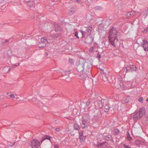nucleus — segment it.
<instances>
[{"instance_id": "11", "label": "nucleus", "mask_w": 148, "mask_h": 148, "mask_svg": "<svg viewBox=\"0 0 148 148\" xmlns=\"http://www.w3.org/2000/svg\"><path fill=\"white\" fill-rule=\"evenodd\" d=\"M75 11V9L74 7H72L69 10V13L70 15L73 14Z\"/></svg>"}, {"instance_id": "41", "label": "nucleus", "mask_w": 148, "mask_h": 148, "mask_svg": "<svg viewBox=\"0 0 148 148\" xmlns=\"http://www.w3.org/2000/svg\"><path fill=\"white\" fill-rule=\"evenodd\" d=\"M140 142L139 140H136L135 141V144H137V145H138V144Z\"/></svg>"}, {"instance_id": "43", "label": "nucleus", "mask_w": 148, "mask_h": 148, "mask_svg": "<svg viewBox=\"0 0 148 148\" xmlns=\"http://www.w3.org/2000/svg\"><path fill=\"white\" fill-rule=\"evenodd\" d=\"M90 101H88L87 102H86V105L87 106L89 105L90 104Z\"/></svg>"}, {"instance_id": "31", "label": "nucleus", "mask_w": 148, "mask_h": 148, "mask_svg": "<svg viewBox=\"0 0 148 148\" xmlns=\"http://www.w3.org/2000/svg\"><path fill=\"white\" fill-rule=\"evenodd\" d=\"M46 41L47 42V40L46 39H45V38H41V42H45V41Z\"/></svg>"}, {"instance_id": "45", "label": "nucleus", "mask_w": 148, "mask_h": 148, "mask_svg": "<svg viewBox=\"0 0 148 148\" xmlns=\"http://www.w3.org/2000/svg\"><path fill=\"white\" fill-rule=\"evenodd\" d=\"M45 57H47V56L48 54L47 52H45Z\"/></svg>"}, {"instance_id": "29", "label": "nucleus", "mask_w": 148, "mask_h": 148, "mask_svg": "<svg viewBox=\"0 0 148 148\" xmlns=\"http://www.w3.org/2000/svg\"><path fill=\"white\" fill-rule=\"evenodd\" d=\"M75 36H76V37L78 39H79V37L78 36V32H75V34H74Z\"/></svg>"}, {"instance_id": "44", "label": "nucleus", "mask_w": 148, "mask_h": 148, "mask_svg": "<svg viewBox=\"0 0 148 148\" xmlns=\"http://www.w3.org/2000/svg\"><path fill=\"white\" fill-rule=\"evenodd\" d=\"M99 69L100 70V74H101V73H102V69L101 68H99Z\"/></svg>"}, {"instance_id": "27", "label": "nucleus", "mask_w": 148, "mask_h": 148, "mask_svg": "<svg viewBox=\"0 0 148 148\" xmlns=\"http://www.w3.org/2000/svg\"><path fill=\"white\" fill-rule=\"evenodd\" d=\"M80 32L81 33V34H82V38H83L85 37V32L84 31H83L82 30H81Z\"/></svg>"}, {"instance_id": "1", "label": "nucleus", "mask_w": 148, "mask_h": 148, "mask_svg": "<svg viewBox=\"0 0 148 148\" xmlns=\"http://www.w3.org/2000/svg\"><path fill=\"white\" fill-rule=\"evenodd\" d=\"M92 64V62L85 61L83 59H80L76 63L77 71L79 72H84L88 69H91Z\"/></svg>"}, {"instance_id": "28", "label": "nucleus", "mask_w": 148, "mask_h": 148, "mask_svg": "<svg viewBox=\"0 0 148 148\" xmlns=\"http://www.w3.org/2000/svg\"><path fill=\"white\" fill-rule=\"evenodd\" d=\"M111 138V136L110 135H108L105 138V139L107 140H108L110 138Z\"/></svg>"}, {"instance_id": "5", "label": "nucleus", "mask_w": 148, "mask_h": 148, "mask_svg": "<svg viewBox=\"0 0 148 148\" xmlns=\"http://www.w3.org/2000/svg\"><path fill=\"white\" fill-rule=\"evenodd\" d=\"M40 145V143L39 141L35 139L32 140L30 144L32 148H38Z\"/></svg>"}, {"instance_id": "13", "label": "nucleus", "mask_w": 148, "mask_h": 148, "mask_svg": "<svg viewBox=\"0 0 148 148\" xmlns=\"http://www.w3.org/2000/svg\"><path fill=\"white\" fill-rule=\"evenodd\" d=\"M73 127L75 130L77 131L79 130L80 128L79 125L77 123H75L74 124Z\"/></svg>"}, {"instance_id": "34", "label": "nucleus", "mask_w": 148, "mask_h": 148, "mask_svg": "<svg viewBox=\"0 0 148 148\" xmlns=\"http://www.w3.org/2000/svg\"><path fill=\"white\" fill-rule=\"evenodd\" d=\"M127 138H128V139L129 140H131L132 139V138L130 136V135L129 134L128 135V136H127Z\"/></svg>"}, {"instance_id": "9", "label": "nucleus", "mask_w": 148, "mask_h": 148, "mask_svg": "<svg viewBox=\"0 0 148 148\" xmlns=\"http://www.w3.org/2000/svg\"><path fill=\"white\" fill-rule=\"evenodd\" d=\"M118 88L123 89L124 88V86L123 82H119L116 86Z\"/></svg>"}, {"instance_id": "2", "label": "nucleus", "mask_w": 148, "mask_h": 148, "mask_svg": "<svg viewBox=\"0 0 148 148\" xmlns=\"http://www.w3.org/2000/svg\"><path fill=\"white\" fill-rule=\"evenodd\" d=\"M88 70L83 72V73L80 75V77L84 80V84L85 87L88 88L89 86H91L93 79L88 77L91 74V69H88Z\"/></svg>"}, {"instance_id": "48", "label": "nucleus", "mask_w": 148, "mask_h": 148, "mask_svg": "<svg viewBox=\"0 0 148 148\" xmlns=\"http://www.w3.org/2000/svg\"><path fill=\"white\" fill-rule=\"evenodd\" d=\"M91 29H88V32H91Z\"/></svg>"}, {"instance_id": "47", "label": "nucleus", "mask_w": 148, "mask_h": 148, "mask_svg": "<svg viewBox=\"0 0 148 148\" xmlns=\"http://www.w3.org/2000/svg\"><path fill=\"white\" fill-rule=\"evenodd\" d=\"M147 29H144V31H143V32H144V33H145L146 32H147Z\"/></svg>"}, {"instance_id": "24", "label": "nucleus", "mask_w": 148, "mask_h": 148, "mask_svg": "<svg viewBox=\"0 0 148 148\" xmlns=\"http://www.w3.org/2000/svg\"><path fill=\"white\" fill-rule=\"evenodd\" d=\"M114 132L115 135H116L119 133V130L117 129H114Z\"/></svg>"}, {"instance_id": "20", "label": "nucleus", "mask_w": 148, "mask_h": 148, "mask_svg": "<svg viewBox=\"0 0 148 148\" xmlns=\"http://www.w3.org/2000/svg\"><path fill=\"white\" fill-rule=\"evenodd\" d=\"M95 146L98 147L99 148H101V147L102 146V143L97 142V143L95 144Z\"/></svg>"}, {"instance_id": "36", "label": "nucleus", "mask_w": 148, "mask_h": 148, "mask_svg": "<svg viewBox=\"0 0 148 148\" xmlns=\"http://www.w3.org/2000/svg\"><path fill=\"white\" fill-rule=\"evenodd\" d=\"M97 57L98 58H101V55L99 53V52H98L97 55Z\"/></svg>"}, {"instance_id": "32", "label": "nucleus", "mask_w": 148, "mask_h": 148, "mask_svg": "<svg viewBox=\"0 0 148 148\" xmlns=\"http://www.w3.org/2000/svg\"><path fill=\"white\" fill-rule=\"evenodd\" d=\"M83 133L82 131H80L79 132V136H82L83 135Z\"/></svg>"}, {"instance_id": "37", "label": "nucleus", "mask_w": 148, "mask_h": 148, "mask_svg": "<svg viewBox=\"0 0 148 148\" xmlns=\"http://www.w3.org/2000/svg\"><path fill=\"white\" fill-rule=\"evenodd\" d=\"M144 14L146 16H148V9L146 10Z\"/></svg>"}, {"instance_id": "19", "label": "nucleus", "mask_w": 148, "mask_h": 148, "mask_svg": "<svg viewBox=\"0 0 148 148\" xmlns=\"http://www.w3.org/2000/svg\"><path fill=\"white\" fill-rule=\"evenodd\" d=\"M97 104L98 107H99V108H102V101L100 100L98 101Z\"/></svg>"}, {"instance_id": "8", "label": "nucleus", "mask_w": 148, "mask_h": 148, "mask_svg": "<svg viewBox=\"0 0 148 148\" xmlns=\"http://www.w3.org/2000/svg\"><path fill=\"white\" fill-rule=\"evenodd\" d=\"M139 114V117L141 118L145 116V110L144 108H141L140 110Z\"/></svg>"}, {"instance_id": "46", "label": "nucleus", "mask_w": 148, "mask_h": 148, "mask_svg": "<svg viewBox=\"0 0 148 148\" xmlns=\"http://www.w3.org/2000/svg\"><path fill=\"white\" fill-rule=\"evenodd\" d=\"M20 63H16L15 64V65L16 66H18L19 64Z\"/></svg>"}, {"instance_id": "16", "label": "nucleus", "mask_w": 148, "mask_h": 148, "mask_svg": "<svg viewBox=\"0 0 148 148\" xmlns=\"http://www.w3.org/2000/svg\"><path fill=\"white\" fill-rule=\"evenodd\" d=\"M10 69L9 68L8 66L5 67L3 68V71L4 73L7 72L10 70Z\"/></svg>"}, {"instance_id": "42", "label": "nucleus", "mask_w": 148, "mask_h": 148, "mask_svg": "<svg viewBox=\"0 0 148 148\" xmlns=\"http://www.w3.org/2000/svg\"><path fill=\"white\" fill-rule=\"evenodd\" d=\"M41 143H42V142L44 141L45 140H44V139L42 137V136H41Z\"/></svg>"}, {"instance_id": "12", "label": "nucleus", "mask_w": 148, "mask_h": 148, "mask_svg": "<svg viewBox=\"0 0 148 148\" xmlns=\"http://www.w3.org/2000/svg\"><path fill=\"white\" fill-rule=\"evenodd\" d=\"M41 136H42V137L45 140L46 139L49 140L51 142V140L50 139V138H51V136H49L48 135H43L42 134H41Z\"/></svg>"}, {"instance_id": "25", "label": "nucleus", "mask_w": 148, "mask_h": 148, "mask_svg": "<svg viewBox=\"0 0 148 148\" xmlns=\"http://www.w3.org/2000/svg\"><path fill=\"white\" fill-rule=\"evenodd\" d=\"M7 94L10 97V98H11L13 99H14L15 98V96L14 94H11L10 95H9L8 93H7Z\"/></svg>"}, {"instance_id": "4", "label": "nucleus", "mask_w": 148, "mask_h": 148, "mask_svg": "<svg viewBox=\"0 0 148 148\" xmlns=\"http://www.w3.org/2000/svg\"><path fill=\"white\" fill-rule=\"evenodd\" d=\"M142 41V43L141 44V46L144 48V49L145 51H147L148 50V42L145 40H143L140 39L138 40L137 41V43L140 45L141 41Z\"/></svg>"}, {"instance_id": "15", "label": "nucleus", "mask_w": 148, "mask_h": 148, "mask_svg": "<svg viewBox=\"0 0 148 148\" xmlns=\"http://www.w3.org/2000/svg\"><path fill=\"white\" fill-rule=\"evenodd\" d=\"M79 138L80 139V141L81 143L84 142V140L86 138V136H79Z\"/></svg>"}, {"instance_id": "39", "label": "nucleus", "mask_w": 148, "mask_h": 148, "mask_svg": "<svg viewBox=\"0 0 148 148\" xmlns=\"http://www.w3.org/2000/svg\"><path fill=\"white\" fill-rule=\"evenodd\" d=\"M60 130V128L59 127L56 128L55 129V130L57 132H58Z\"/></svg>"}, {"instance_id": "38", "label": "nucleus", "mask_w": 148, "mask_h": 148, "mask_svg": "<svg viewBox=\"0 0 148 148\" xmlns=\"http://www.w3.org/2000/svg\"><path fill=\"white\" fill-rule=\"evenodd\" d=\"M15 143H10L9 145L10 146H13L14 144Z\"/></svg>"}, {"instance_id": "51", "label": "nucleus", "mask_w": 148, "mask_h": 148, "mask_svg": "<svg viewBox=\"0 0 148 148\" xmlns=\"http://www.w3.org/2000/svg\"><path fill=\"white\" fill-rule=\"evenodd\" d=\"M146 101H148V97L147 98V99H146Z\"/></svg>"}, {"instance_id": "22", "label": "nucleus", "mask_w": 148, "mask_h": 148, "mask_svg": "<svg viewBox=\"0 0 148 148\" xmlns=\"http://www.w3.org/2000/svg\"><path fill=\"white\" fill-rule=\"evenodd\" d=\"M10 40V38L9 39H6L5 40V41L2 42L1 43V44L4 45V44L7 43L8 42H9Z\"/></svg>"}, {"instance_id": "21", "label": "nucleus", "mask_w": 148, "mask_h": 148, "mask_svg": "<svg viewBox=\"0 0 148 148\" xmlns=\"http://www.w3.org/2000/svg\"><path fill=\"white\" fill-rule=\"evenodd\" d=\"M130 69L132 71H136V68L135 66L132 65L130 66Z\"/></svg>"}, {"instance_id": "7", "label": "nucleus", "mask_w": 148, "mask_h": 148, "mask_svg": "<svg viewBox=\"0 0 148 148\" xmlns=\"http://www.w3.org/2000/svg\"><path fill=\"white\" fill-rule=\"evenodd\" d=\"M97 44L96 43H94L93 46L92 47L89 49V52L92 53L93 51H97Z\"/></svg>"}, {"instance_id": "54", "label": "nucleus", "mask_w": 148, "mask_h": 148, "mask_svg": "<svg viewBox=\"0 0 148 148\" xmlns=\"http://www.w3.org/2000/svg\"><path fill=\"white\" fill-rule=\"evenodd\" d=\"M79 1V0H76V1Z\"/></svg>"}, {"instance_id": "49", "label": "nucleus", "mask_w": 148, "mask_h": 148, "mask_svg": "<svg viewBox=\"0 0 148 148\" xmlns=\"http://www.w3.org/2000/svg\"><path fill=\"white\" fill-rule=\"evenodd\" d=\"M4 0H0V2H2L4 1Z\"/></svg>"}, {"instance_id": "10", "label": "nucleus", "mask_w": 148, "mask_h": 148, "mask_svg": "<svg viewBox=\"0 0 148 148\" xmlns=\"http://www.w3.org/2000/svg\"><path fill=\"white\" fill-rule=\"evenodd\" d=\"M53 26H54L55 30L56 31H59L60 30V27L59 26L58 24L57 23H54Z\"/></svg>"}, {"instance_id": "3", "label": "nucleus", "mask_w": 148, "mask_h": 148, "mask_svg": "<svg viewBox=\"0 0 148 148\" xmlns=\"http://www.w3.org/2000/svg\"><path fill=\"white\" fill-rule=\"evenodd\" d=\"M117 32L114 29H111L109 34L108 37L109 41L112 46L115 47L119 43L118 40L117 38L116 34Z\"/></svg>"}, {"instance_id": "33", "label": "nucleus", "mask_w": 148, "mask_h": 148, "mask_svg": "<svg viewBox=\"0 0 148 148\" xmlns=\"http://www.w3.org/2000/svg\"><path fill=\"white\" fill-rule=\"evenodd\" d=\"M143 97H140L139 98L138 101L139 102L142 103V101L143 100Z\"/></svg>"}, {"instance_id": "17", "label": "nucleus", "mask_w": 148, "mask_h": 148, "mask_svg": "<svg viewBox=\"0 0 148 148\" xmlns=\"http://www.w3.org/2000/svg\"><path fill=\"white\" fill-rule=\"evenodd\" d=\"M133 118L135 119H136L138 118H140L139 117V113H137L134 114L133 116Z\"/></svg>"}, {"instance_id": "23", "label": "nucleus", "mask_w": 148, "mask_h": 148, "mask_svg": "<svg viewBox=\"0 0 148 148\" xmlns=\"http://www.w3.org/2000/svg\"><path fill=\"white\" fill-rule=\"evenodd\" d=\"M110 108L109 106L108 105H106L105 107V111L107 112Z\"/></svg>"}, {"instance_id": "53", "label": "nucleus", "mask_w": 148, "mask_h": 148, "mask_svg": "<svg viewBox=\"0 0 148 148\" xmlns=\"http://www.w3.org/2000/svg\"><path fill=\"white\" fill-rule=\"evenodd\" d=\"M17 52H18V53H19L20 52H18V51H17Z\"/></svg>"}, {"instance_id": "18", "label": "nucleus", "mask_w": 148, "mask_h": 148, "mask_svg": "<svg viewBox=\"0 0 148 148\" xmlns=\"http://www.w3.org/2000/svg\"><path fill=\"white\" fill-rule=\"evenodd\" d=\"M27 4L29 5L30 7H32L33 6L34 4V2H33L31 1H29L27 2Z\"/></svg>"}, {"instance_id": "6", "label": "nucleus", "mask_w": 148, "mask_h": 148, "mask_svg": "<svg viewBox=\"0 0 148 148\" xmlns=\"http://www.w3.org/2000/svg\"><path fill=\"white\" fill-rule=\"evenodd\" d=\"M84 116H83L82 117V120L81 123H80V125L81 127L83 129H86L88 127V123L84 119Z\"/></svg>"}, {"instance_id": "50", "label": "nucleus", "mask_w": 148, "mask_h": 148, "mask_svg": "<svg viewBox=\"0 0 148 148\" xmlns=\"http://www.w3.org/2000/svg\"><path fill=\"white\" fill-rule=\"evenodd\" d=\"M101 29H98V31L99 32H100V31H101Z\"/></svg>"}, {"instance_id": "40", "label": "nucleus", "mask_w": 148, "mask_h": 148, "mask_svg": "<svg viewBox=\"0 0 148 148\" xmlns=\"http://www.w3.org/2000/svg\"><path fill=\"white\" fill-rule=\"evenodd\" d=\"M123 146L125 148H131L130 146H128L127 145H124Z\"/></svg>"}, {"instance_id": "14", "label": "nucleus", "mask_w": 148, "mask_h": 148, "mask_svg": "<svg viewBox=\"0 0 148 148\" xmlns=\"http://www.w3.org/2000/svg\"><path fill=\"white\" fill-rule=\"evenodd\" d=\"M46 46V43L45 42H41L38 44V46L39 48L44 47Z\"/></svg>"}, {"instance_id": "52", "label": "nucleus", "mask_w": 148, "mask_h": 148, "mask_svg": "<svg viewBox=\"0 0 148 148\" xmlns=\"http://www.w3.org/2000/svg\"><path fill=\"white\" fill-rule=\"evenodd\" d=\"M90 40L92 41V38H90Z\"/></svg>"}, {"instance_id": "55", "label": "nucleus", "mask_w": 148, "mask_h": 148, "mask_svg": "<svg viewBox=\"0 0 148 148\" xmlns=\"http://www.w3.org/2000/svg\"><path fill=\"white\" fill-rule=\"evenodd\" d=\"M88 43H90V42H87Z\"/></svg>"}, {"instance_id": "26", "label": "nucleus", "mask_w": 148, "mask_h": 148, "mask_svg": "<svg viewBox=\"0 0 148 148\" xmlns=\"http://www.w3.org/2000/svg\"><path fill=\"white\" fill-rule=\"evenodd\" d=\"M95 8L96 10H101V7L100 6H97L95 7Z\"/></svg>"}, {"instance_id": "35", "label": "nucleus", "mask_w": 148, "mask_h": 148, "mask_svg": "<svg viewBox=\"0 0 148 148\" xmlns=\"http://www.w3.org/2000/svg\"><path fill=\"white\" fill-rule=\"evenodd\" d=\"M54 148H59V145L58 144H55L54 145Z\"/></svg>"}, {"instance_id": "30", "label": "nucleus", "mask_w": 148, "mask_h": 148, "mask_svg": "<svg viewBox=\"0 0 148 148\" xmlns=\"http://www.w3.org/2000/svg\"><path fill=\"white\" fill-rule=\"evenodd\" d=\"M69 62L71 64H73L74 60L73 59L71 58H70L69 59Z\"/></svg>"}]
</instances>
